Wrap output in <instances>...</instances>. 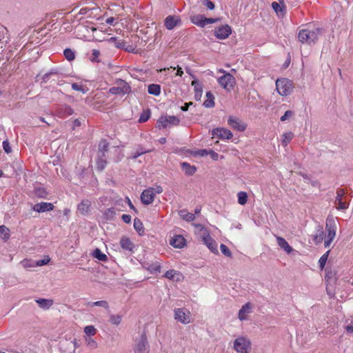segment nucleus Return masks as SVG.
<instances>
[{
    "mask_svg": "<svg viewBox=\"0 0 353 353\" xmlns=\"http://www.w3.org/2000/svg\"><path fill=\"white\" fill-rule=\"evenodd\" d=\"M50 261V258L48 256H45L43 259L37 260L35 261L36 266H43L47 265Z\"/></svg>",
    "mask_w": 353,
    "mask_h": 353,
    "instance_id": "obj_55",
    "label": "nucleus"
},
{
    "mask_svg": "<svg viewBox=\"0 0 353 353\" xmlns=\"http://www.w3.org/2000/svg\"><path fill=\"white\" fill-rule=\"evenodd\" d=\"M84 332L88 337H90L95 335L97 330L93 325H87L84 328Z\"/></svg>",
    "mask_w": 353,
    "mask_h": 353,
    "instance_id": "obj_44",
    "label": "nucleus"
},
{
    "mask_svg": "<svg viewBox=\"0 0 353 353\" xmlns=\"http://www.w3.org/2000/svg\"><path fill=\"white\" fill-rule=\"evenodd\" d=\"M107 165V155L106 153L97 152V168L99 171L104 170Z\"/></svg>",
    "mask_w": 353,
    "mask_h": 353,
    "instance_id": "obj_17",
    "label": "nucleus"
},
{
    "mask_svg": "<svg viewBox=\"0 0 353 353\" xmlns=\"http://www.w3.org/2000/svg\"><path fill=\"white\" fill-rule=\"evenodd\" d=\"M276 88L281 96H288L292 92V83L286 78L279 79L276 81Z\"/></svg>",
    "mask_w": 353,
    "mask_h": 353,
    "instance_id": "obj_3",
    "label": "nucleus"
},
{
    "mask_svg": "<svg viewBox=\"0 0 353 353\" xmlns=\"http://www.w3.org/2000/svg\"><path fill=\"white\" fill-rule=\"evenodd\" d=\"M181 24L179 16L169 15L164 20V26L168 30H173L175 27Z\"/></svg>",
    "mask_w": 353,
    "mask_h": 353,
    "instance_id": "obj_10",
    "label": "nucleus"
},
{
    "mask_svg": "<svg viewBox=\"0 0 353 353\" xmlns=\"http://www.w3.org/2000/svg\"><path fill=\"white\" fill-rule=\"evenodd\" d=\"M110 148V143L106 139H101L99 143L98 151L107 153Z\"/></svg>",
    "mask_w": 353,
    "mask_h": 353,
    "instance_id": "obj_32",
    "label": "nucleus"
},
{
    "mask_svg": "<svg viewBox=\"0 0 353 353\" xmlns=\"http://www.w3.org/2000/svg\"><path fill=\"white\" fill-rule=\"evenodd\" d=\"M223 72H224V74L218 79V82L224 89L230 91L231 89H233L236 84L235 78L228 72H225L223 70Z\"/></svg>",
    "mask_w": 353,
    "mask_h": 353,
    "instance_id": "obj_6",
    "label": "nucleus"
},
{
    "mask_svg": "<svg viewBox=\"0 0 353 353\" xmlns=\"http://www.w3.org/2000/svg\"><path fill=\"white\" fill-rule=\"evenodd\" d=\"M294 114V112L292 110H287L284 113V114L281 117L280 120L281 121H285L288 118L291 117Z\"/></svg>",
    "mask_w": 353,
    "mask_h": 353,
    "instance_id": "obj_61",
    "label": "nucleus"
},
{
    "mask_svg": "<svg viewBox=\"0 0 353 353\" xmlns=\"http://www.w3.org/2000/svg\"><path fill=\"white\" fill-rule=\"evenodd\" d=\"M229 125L234 130L239 132H243L247 127V125L241 122L239 119L230 117L228 121Z\"/></svg>",
    "mask_w": 353,
    "mask_h": 353,
    "instance_id": "obj_15",
    "label": "nucleus"
},
{
    "mask_svg": "<svg viewBox=\"0 0 353 353\" xmlns=\"http://www.w3.org/2000/svg\"><path fill=\"white\" fill-rule=\"evenodd\" d=\"M65 58L69 61H73L75 59V53L70 48H66L63 51Z\"/></svg>",
    "mask_w": 353,
    "mask_h": 353,
    "instance_id": "obj_40",
    "label": "nucleus"
},
{
    "mask_svg": "<svg viewBox=\"0 0 353 353\" xmlns=\"http://www.w3.org/2000/svg\"><path fill=\"white\" fill-rule=\"evenodd\" d=\"M121 219L125 223H130L131 222V216L129 214H123L121 216Z\"/></svg>",
    "mask_w": 353,
    "mask_h": 353,
    "instance_id": "obj_64",
    "label": "nucleus"
},
{
    "mask_svg": "<svg viewBox=\"0 0 353 353\" xmlns=\"http://www.w3.org/2000/svg\"><path fill=\"white\" fill-rule=\"evenodd\" d=\"M208 151L209 150H208L206 149H201V150H198L196 151H191L190 153L194 157H197V156L205 157V156L208 155Z\"/></svg>",
    "mask_w": 353,
    "mask_h": 353,
    "instance_id": "obj_49",
    "label": "nucleus"
},
{
    "mask_svg": "<svg viewBox=\"0 0 353 353\" xmlns=\"http://www.w3.org/2000/svg\"><path fill=\"white\" fill-rule=\"evenodd\" d=\"M168 124L172 125H178L180 123V119L176 116H168L167 117Z\"/></svg>",
    "mask_w": 353,
    "mask_h": 353,
    "instance_id": "obj_47",
    "label": "nucleus"
},
{
    "mask_svg": "<svg viewBox=\"0 0 353 353\" xmlns=\"http://www.w3.org/2000/svg\"><path fill=\"white\" fill-rule=\"evenodd\" d=\"M134 228L139 236L144 235V227L142 221L139 218L134 219Z\"/></svg>",
    "mask_w": 353,
    "mask_h": 353,
    "instance_id": "obj_27",
    "label": "nucleus"
},
{
    "mask_svg": "<svg viewBox=\"0 0 353 353\" xmlns=\"http://www.w3.org/2000/svg\"><path fill=\"white\" fill-rule=\"evenodd\" d=\"M36 302L39 307L43 310H48L53 305L52 299H38L36 300Z\"/></svg>",
    "mask_w": 353,
    "mask_h": 353,
    "instance_id": "obj_24",
    "label": "nucleus"
},
{
    "mask_svg": "<svg viewBox=\"0 0 353 353\" xmlns=\"http://www.w3.org/2000/svg\"><path fill=\"white\" fill-rule=\"evenodd\" d=\"M179 214L182 219L188 222L193 221L196 219L194 214L187 212L185 210H180Z\"/></svg>",
    "mask_w": 353,
    "mask_h": 353,
    "instance_id": "obj_30",
    "label": "nucleus"
},
{
    "mask_svg": "<svg viewBox=\"0 0 353 353\" xmlns=\"http://www.w3.org/2000/svg\"><path fill=\"white\" fill-rule=\"evenodd\" d=\"M148 92L150 94L159 96L161 93V85L159 84H150L148 85Z\"/></svg>",
    "mask_w": 353,
    "mask_h": 353,
    "instance_id": "obj_29",
    "label": "nucleus"
},
{
    "mask_svg": "<svg viewBox=\"0 0 353 353\" xmlns=\"http://www.w3.org/2000/svg\"><path fill=\"white\" fill-rule=\"evenodd\" d=\"M207 99L204 101L203 105L205 108H213L215 105L214 103V97L210 91L206 92Z\"/></svg>",
    "mask_w": 353,
    "mask_h": 353,
    "instance_id": "obj_28",
    "label": "nucleus"
},
{
    "mask_svg": "<svg viewBox=\"0 0 353 353\" xmlns=\"http://www.w3.org/2000/svg\"><path fill=\"white\" fill-rule=\"evenodd\" d=\"M59 111L63 117L70 116L74 113V110L68 105H62Z\"/></svg>",
    "mask_w": 353,
    "mask_h": 353,
    "instance_id": "obj_34",
    "label": "nucleus"
},
{
    "mask_svg": "<svg viewBox=\"0 0 353 353\" xmlns=\"http://www.w3.org/2000/svg\"><path fill=\"white\" fill-rule=\"evenodd\" d=\"M174 319L183 324L190 322V312L185 308H177L174 310Z\"/></svg>",
    "mask_w": 353,
    "mask_h": 353,
    "instance_id": "obj_8",
    "label": "nucleus"
},
{
    "mask_svg": "<svg viewBox=\"0 0 353 353\" xmlns=\"http://www.w3.org/2000/svg\"><path fill=\"white\" fill-rule=\"evenodd\" d=\"M154 192L152 188L144 190L141 195V201L145 205L151 204L154 200Z\"/></svg>",
    "mask_w": 353,
    "mask_h": 353,
    "instance_id": "obj_11",
    "label": "nucleus"
},
{
    "mask_svg": "<svg viewBox=\"0 0 353 353\" xmlns=\"http://www.w3.org/2000/svg\"><path fill=\"white\" fill-rule=\"evenodd\" d=\"M220 20L219 18H207L204 16V23H205V26L207 25V24H210V23H214L216 21H219Z\"/></svg>",
    "mask_w": 353,
    "mask_h": 353,
    "instance_id": "obj_62",
    "label": "nucleus"
},
{
    "mask_svg": "<svg viewBox=\"0 0 353 353\" xmlns=\"http://www.w3.org/2000/svg\"><path fill=\"white\" fill-rule=\"evenodd\" d=\"M157 128L159 129L165 128L168 124L167 116H161L157 121Z\"/></svg>",
    "mask_w": 353,
    "mask_h": 353,
    "instance_id": "obj_41",
    "label": "nucleus"
},
{
    "mask_svg": "<svg viewBox=\"0 0 353 353\" xmlns=\"http://www.w3.org/2000/svg\"><path fill=\"white\" fill-rule=\"evenodd\" d=\"M121 321V316L119 314H112L110 316V322L113 325H119Z\"/></svg>",
    "mask_w": 353,
    "mask_h": 353,
    "instance_id": "obj_50",
    "label": "nucleus"
},
{
    "mask_svg": "<svg viewBox=\"0 0 353 353\" xmlns=\"http://www.w3.org/2000/svg\"><path fill=\"white\" fill-rule=\"evenodd\" d=\"M150 116H151V111L150 109L143 110V112L141 114V115L139 117V123L146 122L150 118Z\"/></svg>",
    "mask_w": 353,
    "mask_h": 353,
    "instance_id": "obj_36",
    "label": "nucleus"
},
{
    "mask_svg": "<svg viewBox=\"0 0 353 353\" xmlns=\"http://www.w3.org/2000/svg\"><path fill=\"white\" fill-rule=\"evenodd\" d=\"M250 303H247L244 305L242 306V307L239 311V319L242 321L245 320L246 319V316L245 315V313L249 312L250 310Z\"/></svg>",
    "mask_w": 353,
    "mask_h": 353,
    "instance_id": "obj_33",
    "label": "nucleus"
},
{
    "mask_svg": "<svg viewBox=\"0 0 353 353\" xmlns=\"http://www.w3.org/2000/svg\"><path fill=\"white\" fill-rule=\"evenodd\" d=\"M323 33L321 28H313L312 29H302L298 34L299 41L303 43L314 45L319 40V37Z\"/></svg>",
    "mask_w": 353,
    "mask_h": 353,
    "instance_id": "obj_1",
    "label": "nucleus"
},
{
    "mask_svg": "<svg viewBox=\"0 0 353 353\" xmlns=\"http://www.w3.org/2000/svg\"><path fill=\"white\" fill-rule=\"evenodd\" d=\"M325 229L327 232L325 238L334 240L336 236V226L333 217L327 216L326 219Z\"/></svg>",
    "mask_w": 353,
    "mask_h": 353,
    "instance_id": "obj_9",
    "label": "nucleus"
},
{
    "mask_svg": "<svg viewBox=\"0 0 353 353\" xmlns=\"http://www.w3.org/2000/svg\"><path fill=\"white\" fill-rule=\"evenodd\" d=\"M121 247L125 250L130 252H133L134 248V244L131 241L130 238L127 236H123L120 240Z\"/></svg>",
    "mask_w": 353,
    "mask_h": 353,
    "instance_id": "obj_20",
    "label": "nucleus"
},
{
    "mask_svg": "<svg viewBox=\"0 0 353 353\" xmlns=\"http://www.w3.org/2000/svg\"><path fill=\"white\" fill-rule=\"evenodd\" d=\"M293 134L292 132H286L283 134V140H282V144L283 146H286L292 139L293 138Z\"/></svg>",
    "mask_w": 353,
    "mask_h": 353,
    "instance_id": "obj_43",
    "label": "nucleus"
},
{
    "mask_svg": "<svg viewBox=\"0 0 353 353\" xmlns=\"http://www.w3.org/2000/svg\"><path fill=\"white\" fill-rule=\"evenodd\" d=\"M54 206L52 203L41 202L33 205L32 210L39 213L53 210Z\"/></svg>",
    "mask_w": 353,
    "mask_h": 353,
    "instance_id": "obj_14",
    "label": "nucleus"
},
{
    "mask_svg": "<svg viewBox=\"0 0 353 353\" xmlns=\"http://www.w3.org/2000/svg\"><path fill=\"white\" fill-rule=\"evenodd\" d=\"M148 270L152 272V273H157V272H161V266L160 265H158V264H152L150 266V268H148Z\"/></svg>",
    "mask_w": 353,
    "mask_h": 353,
    "instance_id": "obj_60",
    "label": "nucleus"
},
{
    "mask_svg": "<svg viewBox=\"0 0 353 353\" xmlns=\"http://www.w3.org/2000/svg\"><path fill=\"white\" fill-rule=\"evenodd\" d=\"M212 134L213 136H217L221 139H230L232 138V133L230 130L217 128L212 130Z\"/></svg>",
    "mask_w": 353,
    "mask_h": 353,
    "instance_id": "obj_12",
    "label": "nucleus"
},
{
    "mask_svg": "<svg viewBox=\"0 0 353 353\" xmlns=\"http://www.w3.org/2000/svg\"><path fill=\"white\" fill-rule=\"evenodd\" d=\"M134 342V353H150V345L145 330L139 338L135 339Z\"/></svg>",
    "mask_w": 353,
    "mask_h": 353,
    "instance_id": "obj_2",
    "label": "nucleus"
},
{
    "mask_svg": "<svg viewBox=\"0 0 353 353\" xmlns=\"http://www.w3.org/2000/svg\"><path fill=\"white\" fill-rule=\"evenodd\" d=\"M208 154L210 156V157L213 159V160H217L218 158H219V154L218 153H216V152H214V150H210L208 151Z\"/></svg>",
    "mask_w": 353,
    "mask_h": 353,
    "instance_id": "obj_63",
    "label": "nucleus"
},
{
    "mask_svg": "<svg viewBox=\"0 0 353 353\" xmlns=\"http://www.w3.org/2000/svg\"><path fill=\"white\" fill-rule=\"evenodd\" d=\"M34 194L38 198L46 199L48 195V192L43 188H37L34 190Z\"/></svg>",
    "mask_w": 353,
    "mask_h": 353,
    "instance_id": "obj_38",
    "label": "nucleus"
},
{
    "mask_svg": "<svg viewBox=\"0 0 353 353\" xmlns=\"http://www.w3.org/2000/svg\"><path fill=\"white\" fill-rule=\"evenodd\" d=\"M117 86L112 87L109 92L112 94H126L131 92V87L124 80L119 79L116 81Z\"/></svg>",
    "mask_w": 353,
    "mask_h": 353,
    "instance_id": "obj_4",
    "label": "nucleus"
},
{
    "mask_svg": "<svg viewBox=\"0 0 353 353\" xmlns=\"http://www.w3.org/2000/svg\"><path fill=\"white\" fill-rule=\"evenodd\" d=\"M220 249L223 255L228 257H232V252L227 245H225V244H221Z\"/></svg>",
    "mask_w": 353,
    "mask_h": 353,
    "instance_id": "obj_51",
    "label": "nucleus"
},
{
    "mask_svg": "<svg viewBox=\"0 0 353 353\" xmlns=\"http://www.w3.org/2000/svg\"><path fill=\"white\" fill-rule=\"evenodd\" d=\"M203 241L208 248L213 252H217V244L216 241L207 233L203 236Z\"/></svg>",
    "mask_w": 353,
    "mask_h": 353,
    "instance_id": "obj_18",
    "label": "nucleus"
},
{
    "mask_svg": "<svg viewBox=\"0 0 353 353\" xmlns=\"http://www.w3.org/2000/svg\"><path fill=\"white\" fill-rule=\"evenodd\" d=\"M190 21L194 25H196L201 28L205 27L204 15L196 14V15L192 16L190 17Z\"/></svg>",
    "mask_w": 353,
    "mask_h": 353,
    "instance_id": "obj_25",
    "label": "nucleus"
},
{
    "mask_svg": "<svg viewBox=\"0 0 353 353\" xmlns=\"http://www.w3.org/2000/svg\"><path fill=\"white\" fill-rule=\"evenodd\" d=\"M90 304L92 306H100V307H103L105 309L109 308L108 303L106 301H97L96 302H93Z\"/></svg>",
    "mask_w": 353,
    "mask_h": 353,
    "instance_id": "obj_54",
    "label": "nucleus"
},
{
    "mask_svg": "<svg viewBox=\"0 0 353 353\" xmlns=\"http://www.w3.org/2000/svg\"><path fill=\"white\" fill-rule=\"evenodd\" d=\"M9 229L5 225L0 226V236L4 239H8L10 237Z\"/></svg>",
    "mask_w": 353,
    "mask_h": 353,
    "instance_id": "obj_46",
    "label": "nucleus"
},
{
    "mask_svg": "<svg viewBox=\"0 0 353 353\" xmlns=\"http://www.w3.org/2000/svg\"><path fill=\"white\" fill-rule=\"evenodd\" d=\"M116 216V210L114 208H109L106 209L103 213V217L106 221L114 220Z\"/></svg>",
    "mask_w": 353,
    "mask_h": 353,
    "instance_id": "obj_26",
    "label": "nucleus"
},
{
    "mask_svg": "<svg viewBox=\"0 0 353 353\" xmlns=\"http://www.w3.org/2000/svg\"><path fill=\"white\" fill-rule=\"evenodd\" d=\"M108 41L114 43V46L119 49H123L126 45V43L123 40H118L116 37H111Z\"/></svg>",
    "mask_w": 353,
    "mask_h": 353,
    "instance_id": "obj_35",
    "label": "nucleus"
},
{
    "mask_svg": "<svg viewBox=\"0 0 353 353\" xmlns=\"http://www.w3.org/2000/svg\"><path fill=\"white\" fill-rule=\"evenodd\" d=\"M234 349L239 353H248L251 350V342L245 337H239L234 341Z\"/></svg>",
    "mask_w": 353,
    "mask_h": 353,
    "instance_id": "obj_5",
    "label": "nucleus"
},
{
    "mask_svg": "<svg viewBox=\"0 0 353 353\" xmlns=\"http://www.w3.org/2000/svg\"><path fill=\"white\" fill-rule=\"evenodd\" d=\"M181 166L185 174L188 176H192L196 171V168L194 165H191L187 162L181 163Z\"/></svg>",
    "mask_w": 353,
    "mask_h": 353,
    "instance_id": "obj_23",
    "label": "nucleus"
},
{
    "mask_svg": "<svg viewBox=\"0 0 353 353\" xmlns=\"http://www.w3.org/2000/svg\"><path fill=\"white\" fill-rule=\"evenodd\" d=\"M276 241L280 248L283 249L288 254H290L292 252V248L289 245V243L284 238L278 236L276 238Z\"/></svg>",
    "mask_w": 353,
    "mask_h": 353,
    "instance_id": "obj_22",
    "label": "nucleus"
},
{
    "mask_svg": "<svg viewBox=\"0 0 353 353\" xmlns=\"http://www.w3.org/2000/svg\"><path fill=\"white\" fill-rule=\"evenodd\" d=\"M336 197L334 203L336 205V209L338 210H344L348 208L349 203L345 201H343V199L345 197V192L344 189L338 188L336 192Z\"/></svg>",
    "mask_w": 353,
    "mask_h": 353,
    "instance_id": "obj_7",
    "label": "nucleus"
},
{
    "mask_svg": "<svg viewBox=\"0 0 353 353\" xmlns=\"http://www.w3.org/2000/svg\"><path fill=\"white\" fill-rule=\"evenodd\" d=\"M330 250L327 251L324 254H323L319 260V265L321 270H323L325 268V263L327 261V258L329 256Z\"/></svg>",
    "mask_w": 353,
    "mask_h": 353,
    "instance_id": "obj_42",
    "label": "nucleus"
},
{
    "mask_svg": "<svg viewBox=\"0 0 353 353\" xmlns=\"http://www.w3.org/2000/svg\"><path fill=\"white\" fill-rule=\"evenodd\" d=\"M272 8L277 14L283 12V8L280 6L279 3H277L276 1H274L272 3Z\"/></svg>",
    "mask_w": 353,
    "mask_h": 353,
    "instance_id": "obj_59",
    "label": "nucleus"
},
{
    "mask_svg": "<svg viewBox=\"0 0 353 353\" xmlns=\"http://www.w3.org/2000/svg\"><path fill=\"white\" fill-rule=\"evenodd\" d=\"M232 33V29L230 26L225 25L215 30L214 35L219 39L228 38Z\"/></svg>",
    "mask_w": 353,
    "mask_h": 353,
    "instance_id": "obj_13",
    "label": "nucleus"
},
{
    "mask_svg": "<svg viewBox=\"0 0 353 353\" xmlns=\"http://www.w3.org/2000/svg\"><path fill=\"white\" fill-rule=\"evenodd\" d=\"M150 150H143L142 148L138 149L135 152L132 153L131 158L133 159H137L141 155L149 152Z\"/></svg>",
    "mask_w": 353,
    "mask_h": 353,
    "instance_id": "obj_48",
    "label": "nucleus"
},
{
    "mask_svg": "<svg viewBox=\"0 0 353 353\" xmlns=\"http://www.w3.org/2000/svg\"><path fill=\"white\" fill-rule=\"evenodd\" d=\"M202 5L206 6L209 10H212L214 9V3L210 0H203Z\"/></svg>",
    "mask_w": 353,
    "mask_h": 353,
    "instance_id": "obj_56",
    "label": "nucleus"
},
{
    "mask_svg": "<svg viewBox=\"0 0 353 353\" xmlns=\"http://www.w3.org/2000/svg\"><path fill=\"white\" fill-rule=\"evenodd\" d=\"M186 240L181 234L174 235L170 240V244L176 248H182L185 245Z\"/></svg>",
    "mask_w": 353,
    "mask_h": 353,
    "instance_id": "obj_16",
    "label": "nucleus"
},
{
    "mask_svg": "<svg viewBox=\"0 0 353 353\" xmlns=\"http://www.w3.org/2000/svg\"><path fill=\"white\" fill-rule=\"evenodd\" d=\"M72 88L74 90L79 91V92H82L83 94L87 93L89 90V89L87 86L83 85H79L77 83H72Z\"/></svg>",
    "mask_w": 353,
    "mask_h": 353,
    "instance_id": "obj_37",
    "label": "nucleus"
},
{
    "mask_svg": "<svg viewBox=\"0 0 353 353\" xmlns=\"http://www.w3.org/2000/svg\"><path fill=\"white\" fill-rule=\"evenodd\" d=\"M92 256L94 258L101 261H108V256H106V254L103 253L99 248H95L94 250L92 252Z\"/></svg>",
    "mask_w": 353,
    "mask_h": 353,
    "instance_id": "obj_31",
    "label": "nucleus"
},
{
    "mask_svg": "<svg viewBox=\"0 0 353 353\" xmlns=\"http://www.w3.org/2000/svg\"><path fill=\"white\" fill-rule=\"evenodd\" d=\"M91 206V202L90 201L86 199L83 200L77 206V210L78 212L82 214L85 215L88 213L90 211V208Z\"/></svg>",
    "mask_w": 353,
    "mask_h": 353,
    "instance_id": "obj_19",
    "label": "nucleus"
},
{
    "mask_svg": "<svg viewBox=\"0 0 353 353\" xmlns=\"http://www.w3.org/2000/svg\"><path fill=\"white\" fill-rule=\"evenodd\" d=\"M194 90V99L196 101H199L201 99L202 93H203V87L202 86H198V88L196 86V88Z\"/></svg>",
    "mask_w": 353,
    "mask_h": 353,
    "instance_id": "obj_53",
    "label": "nucleus"
},
{
    "mask_svg": "<svg viewBox=\"0 0 353 353\" xmlns=\"http://www.w3.org/2000/svg\"><path fill=\"white\" fill-rule=\"evenodd\" d=\"M3 148L6 153L9 154L12 152V148L10 145V143L8 140H5L3 141Z\"/></svg>",
    "mask_w": 353,
    "mask_h": 353,
    "instance_id": "obj_57",
    "label": "nucleus"
},
{
    "mask_svg": "<svg viewBox=\"0 0 353 353\" xmlns=\"http://www.w3.org/2000/svg\"><path fill=\"white\" fill-rule=\"evenodd\" d=\"M238 203L240 205H245L248 201V194L245 192H239L237 194Z\"/></svg>",
    "mask_w": 353,
    "mask_h": 353,
    "instance_id": "obj_39",
    "label": "nucleus"
},
{
    "mask_svg": "<svg viewBox=\"0 0 353 353\" xmlns=\"http://www.w3.org/2000/svg\"><path fill=\"white\" fill-rule=\"evenodd\" d=\"M85 342L87 343L88 347L91 350H94L98 346L96 341L91 337H86Z\"/></svg>",
    "mask_w": 353,
    "mask_h": 353,
    "instance_id": "obj_45",
    "label": "nucleus"
},
{
    "mask_svg": "<svg viewBox=\"0 0 353 353\" xmlns=\"http://www.w3.org/2000/svg\"><path fill=\"white\" fill-rule=\"evenodd\" d=\"M325 237V234L323 231V228L322 225H319L316 227V232L315 235L314 236L313 241L315 244L318 245L321 243Z\"/></svg>",
    "mask_w": 353,
    "mask_h": 353,
    "instance_id": "obj_21",
    "label": "nucleus"
},
{
    "mask_svg": "<svg viewBox=\"0 0 353 353\" xmlns=\"http://www.w3.org/2000/svg\"><path fill=\"white\" fill-rule=\"evenodd\" d=\"M100 55V51L97 49L92 50V57L90 58V61L92 62H96L99 63L100 62L99 59H98Z\"/></svg>",
    "mask_w": 353,
    "mask_h": 353,
    "instance_id": "obj_52",
    "label": "nucleus"
},
{
    "mask_svg": "<svg viewBox=\"0 0 353 353\" xmlns=\"http://www.w3.org/2000/svg\"><path fill=\"white\" fill-rule=\"evenodd\" d=\"M175 274H176V270H169L165 273L164 276L167 279L172 280L174 279Z\"/></svg>",
    "mask_w": 353,
    "mask_h": 353,
    "instance_id": "obj_58",
    "label": "nucleus"
}]
</instances>
